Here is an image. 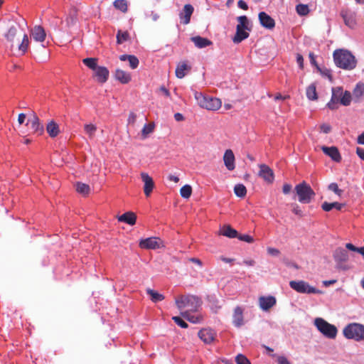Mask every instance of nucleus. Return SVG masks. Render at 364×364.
<instances>
[{
  "instance_id": "1",
  "label": "nucleus",
  "mask_w": 364,
  "mask_h": 364,
  "mask_svg": "<svg viewBox=\"0 0 364 364\" xmlns=\"http://www.w3.org/2000/svg\"><path fill=\"white\" fill-rule=\"evenodd\" d=\"M11 19L8 20L7 26H9V28L6 32L4 33V37L6 38V41L10 44V49L11 50H14V48L17 49L18 54L23 55H24L29 46V39L27 34H24L22 38V41L21 43L15 46V38L17 34V26L16 25L11 24L10 25L9 23L11 21Z\"/></svg>"
},
{
  "instance_id": "2",
  "label": "nucleus",
  "mask_w": 364,
  "mask_h": 364,
  "mask_svg": "<svg viewBox=\"0 0 364 364\" xmlns=\"http://www.w3.org/2000/svg\"><path fill=\"white\" fill-rule=\"evenodd\" d=\"M336 65L347 70H353L357 65L355 56L348 50L344 49L336 50L333 53Z\"/></svg>"
},
{
  "instance_id": "3",
  "label": "nucleus",
  "mask_w": 364,
  "mask_h": 364,
  "mask_svg": "<svg viewBox=\"0 0 364 364\" xmlns=\"http://www.w3.org/2000/svg\"><path fill=\"white\" fill-rule=\"evenodd\" d=\"M176 304L180 310L186 309L189 312H195L200 306L201 301L196 296H181L176 299Z\"/></svg>"
},
{
  "instance_id": "4",
  "label": "nucleus",
  "mask_w": 364,
  "mask_h": 364,
  "mask_svg": "<svg viewBox=\"0 0 364 364\" xmlns=\"http://www.w3.org/2000/svg\"><path fill=\"white\" fill-rule=\"evenodd\" d=\"M194 97L200 107L208 110H218L222 105L220 99L205 96L197 91L194 92Z\"/></svg>"
},
{
  "instance_id": "5",
  "label": "nucleus",
  "mask_w": 364,
  "mask_h": 364,
  "mask_svg": "<svg viewBox=\"0 0 364 364\" xmlns=\"http://www.w3.org/2000/svg\"><path fill=\"white\" fill-rule=\"evenodd\" d=\"M294 189L298 196V200L301 203H309L315 196V192L305 181L297 184Z\"/></svg>"
},
{
  "instance_id": "6",
  "label": "nucleus",
  "mask_w": 364,
  "mask_h": 364,
  "mask_svg": "<svg viewBox=\"0 0 364 364\" xmlns=\"http://www.w3.org/2000/svg\"><path fill=\"white\" fill-rule=\"evenodd\" d=\"M238 24L236 27V33L232 38L235 43H240L243 40L249 37V33L245 30L250 31L248 28V18L246 16H240L237 17Z\"/></svg>"
},
{
  "instance_id": "7",
  "label": "nucleus",
  "mask_w": 364,
  "mask_h": 364,
  "mask_svg": "<svg viewBox=\"0 0 364 364\" xmlns=\"http://www.w3.org/2000/svg\"><path fill=\"white\" fill-rule=\"evenodd\" d=\"M343 335L346 338L359 341L364 340V326L360 323H350L343 329Z\"/></svg>"
},
{
  "instance_id": "8",
  "label": "nucleus",
  "mask_w": 364,
  "mask_h": 364,
  "mask_svg": "<svg viewBox=\"0 0 364 364\" xmlns=\"http://www.w3.org/2000/svg\"><path fill=\"white\" fill-rule=\"evenodd\" d=\"M314 325L317 329L326 338L331 339L336 338L338 330L334 325L328 323L322 318H315Z\"/></svg>"
},
{
  "instance_id": "9",
  "label": "nucleus",
  "mask_w": 364,
  "mask_h": 364,
  "mask_svg": "<svg viewBox=\"0 0 364 364\" xmlns=\"http://www.w3.org/2000/svg\"><path fill=\"white\" fill-rule=\"evenodd\" d=\"M290 287L296 291L301 294H321L322 291L305 281H291L289 282Z\"/></svg>"
},
{
  "instance_id": "10",
  "label": "nucleus",
  "mask_w": 364,
  "mask_h": 364,
  "mask_svg": "<svg viewBox=\"0 0 364 364\" xmlns=\"http://www.w3.org/2000/svg\"><path fill=\"white\" fill-rule=\"evenodd\" d=\"M259 171L258 176L263 178L267 183H272L274 179L273 170L264 164H259Z\"/></svg>"
},
{
  "instance_id": "11",
  "label": "nucleus",
  "mask_w": 364,
  "mask_h": 364,
  "mask_svg": "<svg viewBox=\"0 0 364 364\" xmlns=\"http://www.w3.org/2000/svg\"><path fill=\"white\" fill-rule=\"evenodd\" d=\"M26 125L30 126L32 132L37 135H41L44 132V127L40 123V119L36 114H33L32 117L28 119Z\"/></svg>"
},
{
  "instance_id": "12",
  "label": "nucleus",
  "mask_w": 364,
  "mask_h": 364,
  "mask_svg": "<svg viewBox=\"0 0 364 364\" xmlns=\"http://www.w3.org/2000/svg\"><path fill=\"white\" fill-rule=\"evenodd\" d=\"M343 95V89L340 87L332 88V96L330 102L327 106L331 109H336L338 108V103H341V98Z\"/></svg>"
},
{
  "instance_id": "13",
  "label": "nucleus",
  "mask_w": 364,
  "mask_h": 364,
  "mask_svg": "<svg viewBox=\"0 0 364 364\" xmlns=\"http://www.w3.org/2000/svg\"><path fill=\"white\" fill-rule=\"evenodd\" d=\"M341 16L348 27L354 28L356 26L355 14L354 13L348 9H343L341 11Z\"/></svg>"
},
{
  "instance_id": "14",
  "label": "nucleus",
  "mask_w": 364,
  "mask_h": 364,
  "mask_svg": "<svg viewBox=\"0 0 364 364\" xmlns=\"http://www.w3.org/2000/svg\"><path fill=\"white\" fill-rule=\"evenodd\" d=\"M31 38L36 42L43 43L46 38L45 29L41 26H35L30 33Z\"/></svg>"
},
{
  "instance_id": "15",
  "label": "nucleus",
  "mask_w": 364,
  "mask_h": 364,
  "mask_svg": "<svg viewBox=\"0 0 364 364\" xmlns=\"http://www.w3.org/2000/svg\"><path fill=\"white\" fill-rule=\"evenodd\" d=\"M259 306L263 311H268L273 307L277 302L276 298L273 296H262L259 298Z\"/></svg>"
},
{
  "instance_id": "16",
  "label": "nucleus",
  "mask_w": 364,
  "mask_h": 364,
  "mask_svg": "<svg viewBox=\"0 0 364 364\" xmlns=\"http://www.w3.org/2000/svg\"><path fill=\"white\" fill-rule=\"evenodd\" d=\"M141 177L142 179V181L144 182V192L146 197H149L152 192L154 187V183L151 176H149L146 173H141Z\"/></svg>"
},
{
  "instance_id": "17",
  "label": "nucleus",
  "mask_w": 364,
  "mask_h": 364,
  "mask_svg": "<svg viewBox=\"0 0 364 364\" xmlns=\"http://www.w3.org/2000/svg\"><path fill=\"white\" fill-rule=\"evenodd\" d=\"M198 337L206 344L212 343L215 338V332L210 328H203L199 331Z\"/></svg>"
},
{
  "instance_id": "18",
  "label": "nucleus",
  "mask_w": 364,
  "mask_h": 364,
  "mask_svg": "<svg viewBox=\"0 0 364 364\" xmlns=\"http://www.w3.org/2000/svg\"><path fill=\"white\" fill-rule=\"evenodd\" d=\"M259 20L260 22V24L267 28V29H272L275 26V21L267 13L262 11L258 15Z\"/></svg>"
},
{
  "instance_id": "19",
  "label": "nucleus",
  "mask_w": 364,
  "mask_h": 364,
  "mask_svg": "<svg viewBox=\"0 0 364 364\" xmlns=\"http://www.w3.org/2000/svg\"><path fill=\"white\" fill-rule=\"evenodd\" d=\"M321 149L323 151V153L326 155L328 156L333 161L336 162H340L341 161L342 158L337 147H328L323 146L321 147Z\"/></svg>"
},
{
  "instance_id": "20",
  "label": "nucleus",
  "mask_w": 364,
  "mask_h": 364,
  "mask_svg": "<svg viewBox=\"0 0 364 364\" xmlns=\"http://www.w3.org/2000/svg\"><path fill=\"white\" fill-rule=\"evenodd\" d=\"M95 71V76L98 82L105 83L108 80L109 72L106 67L98 66Z\"/></svg>"
},
{
  "instance_id": "21",
  "label": "nucleus",
  "mask_w": 364,
  "mask_h": 364,
  "mask_svg": "<svg viewBox=\"0 0 364 364\" xmlns=\"http://www.w3.org/2000/svg\"><path fill=\"white\" fill-rule=\"evenodd\" d=\"M235 155L231 149H227L223 156L225 166L229 171L235 169Z\"/></svg>"
},
{
  "instance_id": "22",
  "label": "nucleus",
  "mask_w": 364,
  "mask_h": 364,
  "mask_svg": "<svg viewBox=\"0 0 364 364\" xmlns=\"http://www.w3.org/2000/svg\"><path fill=\"white\" fill-rule=\"evenodd\" d=\"M139 247L142 249H156L159 247L157 237H148L139 242Z\"/></svg>"
},
{
  "instance_id": "23",
  "label": "nucleus",
  "mask_w": 364,
  "mask_h": 364,
  "mask_svg": "<svg viewBox=\"0 0 364 364\" xmlns=\"http://www.w3.org/2000/svg\"><path fill=\"white\" fill-rule=\"evenodd\" d=\"M232 323L236 327H240L244 324L243 309L240 306H237L234 309Z\"/></svg>"
},
{
  "instance_id": "24",
  "label": "nucleus",
  "mask_w": 364,
  "mask_h": 364,
  "mask_svg": "<svg viewBox=\"0 0 364 364\" xmlns=\"http://www.w3.org/2000/svg\"><path fill=\"white\" fill-rule=\"evenodd\" d=\"M193 7L191 4H186L183 7V11L180 14V18L183 24L190 23L191 16L193 12Z\"/></svg>"
},
{
  "instance_id": "25",
  "label": "nucleus",
  "mask_w": 364,
  "mask_h": 364,
  "mask_svg": "<svg viewBox=\"0 0 364 364\" xmlns=\"http://www.w3.org/2000/svg\"><path fill=\"white\" fill-rule=\"evenodd\" d=\"M136 218V215L132 211L126 212L117 218L118 221L125 223L129 225H135Z\"/></svg>"
},
{
  "instance_id": "26",
  "label": "nucleus",
  "mask_w": 364,
  "mask_h": 364,
  "mask_svg": "<svg viewBox=\"0 0 364 364\" xmlns=\"http://www.w3.org/2000/svg\"><path fill=\"white\" fill-rule=\"evenodd\" d=\"M191 67L188 65L186 61L180 62L176 68V76L178 78H183L186 75L187 72L190 71Z\"/></svg>"
},
{
  "instance_id": "27",
  "label": "nucleus",
  "mask_w": 364,
  "mask_h": 364,
  "mask_svg": "<svg viewBox=\"0 0 364 364\" xmlns=\"http://www.w3.org/2000/svg\"><path fill=\"white\" fill-rule=\"evenodd\" d=\"M114 77L122 84H127L132 80L131 75L121 69H117L114 73Z\"/></svg>"
},
{
  "instance_id": "28",
  "label": "nucleus",
  "mask_w": 364,
  "mask_h": 364,
  "mask_svg": "<svg viewBox=\"0 0 364 364\" xmlns=\"http://www.w3.org/2000/svg\"><path fill=\"white\" fill-rule=\"evenodd\" d=\"M333 257L336 262L338 263L345 262L348 261L349 258L348 252L342 247H338L335 250Z\"/></svg>"
},
{
  "instance_id": "29",
  "label": "nucleus",
  "mask_w": 364,
  "mask_h": 364,
  "mask_svg": "<svg viewBox=\"0 0 364 364\" xmlns=\"http://www.w3.org/2000/svg\"><path fill=\"white\" fill-rule=\"evenodd\" d=\"M191 40L198 48H203L213 44V42L209 39L199 36L192 37Z\"/></svg>"
},
{
  "instance_id": "30",
  "label": "nucleus",
  "mask_w": 364,
  "mask_h": 364,
  "mask_svg": "<svg viewBox=\"0 0 364 364\" xmlns=\"http://www.w3.org/2000/svg\"><path fill=\"white\" fill-rule=\"evenodd\" d=\"M237 231L229 225H223L220 230V235L229 238H236L237 237Z\"/></svg>"
},
{
  "instance_id": "31",
  "label": "nucleus",
  "mask_w": 364,
  "mask_h": 364,
  "mask_svg": "<svg viewBox=\"0 0 364 364\" xmlns=\"http://www.w3.org/2000/svg\"><path fill=\"white\" fill-rule=\"evenodd\" d=\"M46 131L51 138H54L60 133V128L55 121L51 120L46 125Z\"/></svg>"
},
{
  "instance_id": "32",
  "label": "nucleus",
  "mask_w": 364,
  "mask_h": 364,
  "mask_svg": "<svg viewBox=\"0 0 364 364\" xmlns=\"http://www.w3.org/2000/svg\"><path fill=\"white\" fill-rule=\"evenodd\" d=\"M119 59L122 61L128 60L129 66L132 69H136L139 63V59L135 55H122L119 56Z\"/></svg>"
},
{
  "instance_id": "33",
  "label": "nucleus",
  "mask_w": 364,
  "mask_h": 364,
  "mask_svg": "<svg viewBox=\"0 0 364 364\" xmlns=\"http://www.w3.org/2000/svg\"><path fill=\"white\" fill-rule=\"evenodd\" d=\"M191 313L189 311H184L181 312V314L184 318L193 323H200L202 321L203 318L201 316H193Z\"/></svg>"
},
{
  "instance_id": "34",
  "label": "nucleus",
  "mask_w": 364,
  "mask_h": 364,
  "mask_svg": "<svg viewBox=\"0 0 364 364\" xmlns=\"http://www.w3.org/2000/svg\"><path fill=\"white\" fill-rule=\"evenodd\" d=\"M306 97L310 100H316L318 99L316 86L314 83L309 85L306 90Z\"/></svg>"
},
{
  "instance_id": "35",
  "label": "nucleus",
  "mask_w": 364,
  "mask_h": 364,
  "mask_svg": "<svg viewBox=\"0 0 364 364\" xmlns=\"http://www.w3.org/2000/svg\"><path fill=\"white\" fill-rule=\"evenodd\" d=\"M97 129L96 125L93 124H87L84 126V131L90 139H92L95 137Z\"/></svg>"
},
{
  "instance_id": "36",
  "label": "nucleus",
  "mask_w": 364,
  "mask_h": 364,
  "mask_svg": "<svg viewBox=\"0 0 364 364\" xmlns=\"http://www.w3.org/2000/svg\"><path fill=\"white\" fill-rule=\"evenodd\" d=\"M146 293L150 296L151 300L154 303L163 301L164 299V296L163 294H159V292L151 289H147Z\"/></svg>"
},
{
  "instance_id": "37",
  "label": "nucleus",
  "mask_w": 364,
  "mask_h": 364,
  "mask_svg": "<svg viewBox=\"0 0 364 364\" xmlns=\"http://www.w3.org/2000/svg\"><path fill=\"white\" fill-rule=\"evenodd\" d=\"M343 206V204L339 203L338 202H334V203H328V202H324L322 204L321 208L324 211L328 212V211L331 210L333 208H336L337 210H341Z\"/></svg>"
},
{
  "instance_id": "38",
  "label": "nucleus",
  "mask_w": 364,
  "mask_h": 364,
  "mask_svg": "<svg viewBox=\"0 0 364 364\" xmlns=\"http://www.w3.org/2000/svg\"><path fill=\"white\" fill-rule=\"evenodd\" d=\"M75 189L77 193L83 196H87L90 191L89 185L81 182H77L75 184Z\"/></svg>"
},
{
  "instance_id": "39",
  "label": "nucleus",
  "mask_w": 364,
  "mask_h": 364,
  "mask_svg": "<svg viewBox=\"0 0 364 364\" xmlns=\"http://www.w3.org/2000/svg\"><path fill=\"white\" fill-rule=\"evenodd\" d=\"M235 194L240 198H244L247 194L246 187L241 183L237 184L234 188Z\"/></svg>"
},
{
  "instance_id": "40",
  "label": "nucleus",
  "mask_w": 364,
  "mask_h": 364,
  "mask_svg": "<svg viewBox=\"0 0 364 364\" xmlns=\"http://www.w3.org/2000/svg\"><path fill=\"white\" fill-rule=\"evenodd\" d=\"M82 63L91 70H95L97 66V59L95 58H87L82 60Z\"/></svg>"
},
{
  "instance_id": "41",
  "label": "nucleus",
  "mask_w": 364,
  "mask_h": 364,
  "mask_svg": "<svg viewBox=\"0 0 364 364\" xmlns=\"http://www.w3.org/2000/svg\"><path fill=\"white\" fill-rule=\"evenodd\" d=\"M353 97L359 99L364 95V84L359 82L356 85L353 92Z\"/></svg>"
},
{
  "instance_id": "42",
  "label": "nucleus",
  "mask_w": 364,
  "mask_h": 364,
  "mask_svg": "<svg viewBox=\"0 0 364 364\" xmlns=\"http://www.w3.org/2000/svg\"><path fill=\"white\" fill-rule=\"evenodd\" d=\"M114 6L123 13H126L128 9L127 2L126 0H115L114 1Z\"/></svg>"
},
{
  "instance_id": "43",
  "label": "nucleus",
  "mask_w": 364,
  "mask_h": 364,
  "mask_svg": "<svg viewBox=\"0 0 364 364\" xmlns=\"http://www.w3.org/2000/svg\"><path fill=\"white\" fill-rule=\"evenodd\" d=\"M180 194L182 198L188 199L192 194V188L190 185H185L180 189Z\"/></svg>"
},
{
  "instance_id": "44",
  "label": "nucleus",
  "mask_w": 364,
  "mask_h": 364,
  "mask_svg": "<svg viewBox=\"0 0 364 364\" xmlns=\"http://www.w3.org/2000/svg\"><path fill=\"white\" fill-rule=\"evenodd\" d=\"M296 11L300 16H306L309 13V6L302 4H299L296 6Z\"/></svg>"
},
{
  "instance_id": "45",
  "label": "nucleus",
  "mask_w": 364,
  "mask_h": 364,
  "mask_svg": "<svg viewBox=\"0 0 364 364\" xmlns=\"http://www.w3.org/2000/svg\"><path fill=\"white\" fill-rule=\"evenodd\" d=\"M351 94L348 91L343 92L342 97L341 98V104L344 106H348L351 102Z\"/></svg>"
},
{
  "instance_id": "46",
  "label": "nucleus",
  "mask_w": 364,
  "mask_h": 364,
  "mask_svg": "<svg viewBox=\"0 0 364 364\" xmlns=\"http://www.w3.org/2000/svg\"><path fill=\"white\" fill-rule=\"evenodd\" d=\"M129 35L128 32H122L121 31H119L117 34V43L118 44L123 43L129 39Z\"/></svg>"
},
{
  "instance_id": "47",
  "label": "nucleus",
  "mask_w": 364,
  "mask_h": 364,
  "mask_svg": "<svg viewBox=\"0 0 364 364\" xmlns=\"http://www.w3.org/2000/svg\"><path fill=\"white\" fill-rule=\"evenodd\" d=\"M154 124L153 123L145 124L141 130L143 138H146L149 134L154 131Z\"/></svg>"
},
{
  "instance_id": "48",
  "label": "nucleus",
  "mask_w": 364,
  "mask_h": 364,
  "mask_svg": "<svg viewBox=\"0 0 364 364\" xmlns=\"http://www.w3.org/2000/svg\"><path fill=\"white\" fill-rule=\"evenodd\" d=\"M235 362L237 364H251L249 359L242 354H238L235 358Z\"/></svg>"
},
{
  "instance_id": "49",
  "label": "nucleus",
  "mask_w": 364,
  "mask_h": 364,
  "mask_svg": "<svg viewBox=\"0 0 364 364\" xmlns=\"http://www.w3.org/2000/svg\"><path fill=\"white\" fill-rule=\"evenodd\" d=\"M172 319L174 321V322L181 326V328H188V323L185 322L181 317L179 316H173Z\"/></svg>"
},
{
  "instance_id": "50",
  "label": "nucleus",
  "mask_w": 364,
  "mask_h": 364,
  "mask_svg": "<svg viewBox=\"0 0 364 364\" xmlns=\"http://www.w3.org/2000/svg\"><path fill=\"white\" fill-rule=\"evenodd\" d=\"M237 238H238L241 241H244L248 243H252L254 242L253 237L249 235H239L237 233Z\"/></svg>"
},
{
  "instance_id": "51",
  "label": "nucleus",
  "mask_w": 364,
  "mask_h": 364,
  "mask_svg": "<svg viewBox=\"0 0 364 364\" xmlns=\"http://www.w3.org/2000/svg\"><path fill=\"white\" fill-rule=\"evenodd\" d=\"M328 189L333 191L336 194L341 196L343 193V191L338 188V184L336 183H332L328 186Z\"/></svg>"
},
{
  "instance_id": "52",
  "label": "nucleus",
  "mask_w": 364,
  "mask_h": 364,
  "mask_svg": "<svg viewBox=\"0 0 364 364\" xmlns=\"http://www.w3.org/2000/svg\"><path fill=\"white\" fill-rule=\"evenodd\" d=\"M318 70L320 71V73L322 75L328 77L330 81H332L333 77H332L331 70H329L328 69H326V68L321 70L320 68H318Z\"/></svg>"
},
{
  "instance_id": "53",
  "label": "nucleus",
  "mask_w": 364,
  "mask_h": 364,
  "mask_svg": "<svg viewBox=\"0 0 364 364\" xmlns=\"http://www.w3.org/2000/svg\"><path fill=\"white\" fill-rule=\"evenodd\" d=\"M267 250L268 254L272 256L277 257L280 254L279 250L277 248L268 247Z\"/></svg>"
},
{
  "instance_id": "54",
  "label": "nucleus",
  "mask_w": 364,
  "mask_h": 364,
  "mask_svg": "<svg viewBox=\"0 0 364 364\" xmlns=\"http://www.w3.org/2000/svg\"><path fill=\"white\" fill-rule=\"evenodd\" d=\"M127 120L129 124H134L136 120V114L134 112H130Z\"/></svg>"
},
{
  "instance_id": "55",
  "label": "nucleus",
  "mask_w": 364,
  "mask_h": 364,
  "mask_svg": "<svg viewBox=\"0 0 364 364\" xmlns=\"http://www.w3.org/2000/svg\"><path fill=\"white\" fill-rule=\"evenodd\" d=\"M296 62L299 64V68L301 69H303L304 68V58L299 53L296 54Z\"/></svg>"
},
{
  "instance_id": "56",
  "label": "nucleus",
  "mask_w": 364,
  "mask_h": 364,
  "mask_svg": "<svg viewBox=\"0 0 364 364\" xmlns=\"http://www.w3.org/2000/svg\"><path fill=\"white\" fill-rule=\"evenodd\" d=\"M320 129L323 133L327 134V133L330 132L331 127L329 124H323L321 125Z\"/></svg>"
},
{
  "instance_id": "57",
  "label": "nucleus",
  "mask_w": 364,
  "mask_h": 364,
  "mask_svg": "<svg viewBox=\"0 0 364 364\" xmlns=\"http://www.w3.org/2000/svg\"><path fill=\"white\" fill-rule=\"evenodd\" d=\"M309 59H310V63L316 67V68L318 69L319 67L318 65H317V63L316 61V59H315V55L313 53H309Z\"/></svg>"
},
{
  "instance_id": "58",
  "label": "nucleus",
  "mask_w": 364,
  "mask_h": 364,
  "mask_svg": "<svg viewBox=\"0 0 364 364\" xmlns=\"http://www.w3.org/2000/svg\"><path fill=\"white\" fill-rule=\"evenodd\" d=\"M278 364H290L287 358L284 356H279L277 358Z\"/></svg>"
},
{
  "instance_id": "59",
  "label": "nucleus",
  "mask_w": 364,
  "mask_h": 364,
  "mask_svg": "<svg viewBox=\"0 0 364 364\" xmlns=\"http://www.w3.org/2000/svg\"><path fill=\"white\" fill-rule=\"evenodd\" d=\"M291 190V185H290L289 183L284 184V186L282 187V191L284 194L289 193Z\"/></svg>"
},
{
  "instance_id": "60",
  "label": "nucleus",
  "mask_w": 364,
  "mask_h": 364,
  "mask_svg": "<svg viewBox=\"0 0 364 364\" xmlns=\"http://www.w3.org/2000/svg\"><path fill=\"white\" fill-rule=\"evenodd\" d=\"M356 154H358V156L362 159L364 161V149L363 148H360V147H357L356 149Z\"/></svg>"
},
{
  "instance_id": "61",
  "label": "nucleus",
  "mask_w": 364,
  "mask_h": 364,
  "mask_svg": "<svg viewBox=\"0 0 364 364\" xmlns=\"http://www.w3.org/2000/svg\"><path fill=\"white\" fill-rule=\"evenodd\" d=\"M237 5L240 9H242L243 10H247L248 9V6H247V3L245 1H244L243 0H240L237 3Z\"/></svg>"
},
{
  "instance_id": "62",
  "label": "nucleus",
  "mask_w": 364,
  "mask_h": 364,
  "mask_svg": "<svg viewBox=\"0 0 364 364\" xmlns=\"http://www.w3.org/2000/svg\"><path fill=\"white\" fill-rule=\"evenodd\" d=\"M159 90L167 97H170L171 94L168 89L164 86H161Z\"/></svg>"
},
{
  "instance_id": "63",
  "label": "nucleus",
  "mask_w": 364,
  "mask_h": 364,
  "mask_svg": "<svg viewBox=\"0 0 364 364\" xmlns=\"http://www.w3.org/2000/svg\"><path fill=\"white\" fill-rule=\"evenodd\" d=\"M26 114H23V113H21L18 114V122L20 124H22L24 122H25V119H26Z\"/></svg>"
},
{
  "instance_id": "64",
  "label": "nucleus",
  "mask_w": 364,
  "mask_h": 364,
  "mask_svg": "<svg viewBox=\"0 0 364 364\" xmlns=\"http://www.w3.org/2000/svg\"><path fill=\"white\" fill-rule=\"evenodd\" d=\"M357 143L364 145V132L358 136Z\"/></svg>"
}]
</instances>
